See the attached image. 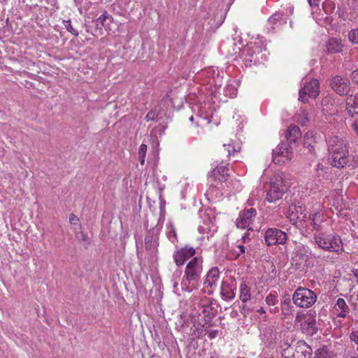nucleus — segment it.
Listing matches in <instances>:
<instances>
[{
  "label": "nucleus",
  "instance_id": "nucleus-11",
  "mask_svg": "<svg viewBox=\"0 0 358 358\" xmlns=\"http://www.w3.org/2000/svg\"><path fill=\"white\" fill-rule=\"evenodd\" d=\"M292 157L290 146L281 143L273 150V162L278 165L289 162Z\"/></svg>",
  "mask_w": 358,
  "mask_h": 358
},
{
  "label": "nucleus",
  "instance_id": "nucleus-1",
  "mask_svg": "<svg viewBox=\"0 0 358 358\" xmlns=\"http://www.w3.org/2000/svg\"><path fill=\"white\" fill-rule=\"evenodd\" d=\"M329 161L331 166L342 169L349 162V151L345 141L338 136H329L327 141Z\"/></svg>",
  "mask_w": 358,
  "mask_h": 358
},
{
  "label": "nucleus",
  "instance_id": "nucleus-41",
  "mask_svg": "<svg viewBox=\"0 0 358 358\" xmlns=\"http://www.w3.org/2000/svg\"><path fill=\"white\" fill-rule=\"evenodd\" d=\"M250 250L251 249L250 247H248L247 245H244L242 243H240L238 242V244L234 248V251L236 255V257H238L245 253L249 252L250 251Z\"/></svg>",
  "mask_w": 358,
  "mask_h": 358
},
{
  "label": "nucleus",
  "instance_id": "nucleus-12",
  "mask_svg": "<svg viewBox=\"0 0 358 358\" xmlns=\"http://www.w3.org/2000/svg\"><path fill=\"white\" fill-rule=\"evenodd\" d=\"M202 271V260L200 257H194L187 264L185 276L187 280H197Z\"/></svg>",
  "mask_w": 358,
  "mask_h": 358
},
{
  "label": "nucleus",
  "instance_id": "nucleus-61",
  "mask_svg": "<svg viewBox=\"0 0 358 358\" xmlns=\"http://www.w3.org/2000/svg\"><path fill=\"white\" fill-rule=\"evenodd\" d=\"M74 1L77 6H80L82 3V0H74Z\"/></svg>",
  "mask_w": 358,
  "mask_h": 358
},
{
  "label": "nucleus",
  "instance_id": "nucleus-59",
  "mask_svg": "<svg viewBox=\"0 0 358 358\" xmlns=\"http://www.w3.org/2000/svg\"><path fill=\"white\" fill-rule=\"evenodd\" d=\"M324 168V166L319 163L317 165L316 170H317V172H319L320 171H322Z\"/></svg>",
  "mask_w": 358,
  "mask_h": 358
},
{
  "label": "nucleus",
  "instance_id": "nucleus-31",
  "mask_svg": "<svg viewBox=\"0 0 358 358\" xmlns=\"http://www.w3.org/2000/svg\"><path fill=\"white\" fill-rule=\"evenodd\" d=\"M212 173L216 179L222 182L229 175V169L224 164H220L213 170Z\"/></svg>",
  "mask_w": 358,
  "mask_h": 358
},
{
  "label": "nucleus",
  "instance_id": "nucleus-23",
  "mask_svg": "<svg viewBox=\"0 0 358 358\" xmlns=\"http://www.w3.org/2000/svg\"><path fill=\"white\" fill-rule=\"evenodd\" d=\"M235 287L234 283L223 280L220 287V295L224 300H232L235 297Z\"/></svg>",
  "mask_w": 358,
  "mask_h": 358
},
{
  "label": "nucleus",
  "instance_id": "nucleus-15",
  "mask_svg": "<svg viewBox=\"0 0 358 358\" xmlns=\"http://www.w3.org/2000/svg\"><path fill=\"white\" fill-rule=\"evenodd\" d=\"M265 241L268 245L284 244L287 240V235L282 231L275 229H268L264 234Z\"/></svg>",
  "mask_w": 358,
  "mask_h": 358
},
{
  "label": "nucleus",
  "instance_id": "nucleus-5",
  "mask_svg": "<svg viewBox=\"0 0 358 358\" xmlns=\"http://www.w3.org/2000/svg\"><path fill=\"white\" fill-rule=\"evenodd\" d=\"M287 185L282 174H275L271 178L266 189L265 200L268 203H275L282 198L287 190Z\"/></svg>",
  "mask_w": 358,
  "mask_h": 358
},
{
  "label": "nucleus",
  "instance_id": "nucleus-57",
  "mask_svg": "<svg viewBox=\"0 0 358 358\" xmlns=\"http://www.w3.org/2000/svg\"><path fill=\"white\" fill-rule=\"evenodd\" d=\"M76 221H78V218L76 217V215H71L70 216V222H71V224H75V222H76Z\"/></svg>",
  "mask_w": 358,
  "mask_h": 358
},
{
  "label": "nucleus",
  "instance_id": "nucleus-18",
  "mask_svg": "<svg viewBox=\"0 0 358 358\" xmlns=\"http://www.w3.org/2000/svg\"><path fill=\"white\" fill-rule=\"evenodd\" d=\"M331 88L341 96L347 95L350 92V81L340 76H334L330 83Z\"/></svg>",
  "mask_w": 358,
  "mask_h": 358
},
{
  "label": "nucleus",
  "instance_id": "nucleus-56",
  "mask_svg": "<svg viewBox=\"0 0 358 358\" xmlns=\"http://www.w3.org/2000/svg\"><path fill=\"white\" fill-rule=\"evenodd\" d=\"M353 130L356 132V134L358 136V121L355 122L352 125Z\"/></svg>",
  "mask_w": 358,
  "mask_h": 358
},
{
  "label": "nucleus",
  "instance_id": "nucleus-25",
  "mask_svg": "<svg viewBox=\"0 0 358 358\" xmlns=\"http://www.w3.org/2000/svg\"><path fill=\"white\" fill-rule=\"evenodd\" d=\"M239 86V80L233 79L229 80L225 87L222 89L224 95L229 98H234L237 94L238 87Z\"/></svg>",
  "mask_w": 358,
  "mask_h": 358
},
{
  "label": "nucleus",
  "instance_id": "nucleus-34",
  "mask_svg": "<svg viewBox=\"0 0 358 358\" xmlns=\"http://www.w3.org/2000/svg\"><path fill=\"white\" fill-rule=\"evenodd\" d=\"M315 141V134L313 131H308L304 136L303 145L305 147L308 148L310 152H312Z\"/></svg>",
  "mask_w": 358,
  "mask_h": 358
},
{
  "label": "nucleus",
  "instance_id": "nucleus-3",
  "mask_svg": "<svg viewBox=\"0 0 358 358\" xmlns=\"http://www.w3.org/2000/svg\"><path fill=\"white\" fill-rule=\"evenodd\" d=\"M263 37H258L250 42L243 50L241 57L246 66L263 63L267 60L268 53Z\"/></svg>",
  "mask_w": 358,
  "mask_h": 358
},
{
  "label": "nucleus",
  "instance_id": "nucleus-64",
  "mask_svg": "<svg viewBox=\"0 0 358 358\" xmlns=\"http://www.w3.org/2000/svg\"><path fill=\"white\" fill-rule=\"evenodd\" d=\"M353 358H358V357H353Z\"/></svg>",
  "mask_w": 358,
  "mask_h": 358
},
{
  "label": "nucleus",
  "instance_id": "nucleus-60",
  "mask_svg": "<svg viewBox=\"0 0 358 358\" xmlns=\"http://www.w3.org/2000/svg\"><path fill=\"white\" fill-rule=\"evenodd\" d=\"M352 273H353V275H355V277L357 278V282H358V269H354L352 271Z\"/></svg>",
  "mask_w": 358,
  "mask_h": 358
},
{
  "label": "nucleus",
  "instance_id": "nucleus-53",
  "mask_svg": "<svg viewBox=\"0 0 358 358\" xmlns=\"http://www.w3.org/2000/svg\"><path fill=\"white\" fill-rule=\"evenodd\" d=\"M351 78L355 83L358 85V69L352 71L351 74Z\"/></svg>",
  "mask_w": 358,
  "mask_h": 358
},
{
  "label": "nucleus",
  "instance_id": "nucleus-43",
  "mask_svg": "<svg viewBox=\"0 0 358 358\" xmlns=\"http://www.w3.org/2000/svg\"><path fill=\"white\" fill-rule=\"evenodd\" d=\"M229 188L231 189V191L234 194L240 192L242 189V185L241 183V181L237 179L232 180L229 183Z\"/></svg>",
  "mask_w": 358,
  "mask_h": 358
},
{
  "label": "nucleus",
  "instance_id": "nucleus-38",
  "mask_svg": "<svg viewBox=\"0 0 358 358\" xmlns=\"http://www.w3.org/2000/svg\"><path fill=\"white\" fill-rule=\"evenodd\" d=\"M268 23L272 25V29H275V27L280 25L282 21L285 23L286 22L282 20V15L280 13H275L268 19Z\"/></svg>",
  "mask_w": 358,
  "mask_h": 358
},
{
  "label": "nucleus",
  "instance_id": "nucleus-30",
  "mask_svg": "<svg viewBox=\"0 0 358 358\" xmlns=\"http://www.w3.org/2000/svg\"><path fill=\"white\" fill-rule=\"evenodd\" d=\"M337 311L336 315L338 317H345L349 313V308L345 301L342 298H338L335 306Z\"/></svg>",
  "mask_w": 358,
  "mask_h": 358
},
{
  "label": "nucleus",
  "instance_id": "nucleus-2",
  "mask_svg": "<svg viewBox=\"0 0 358 358\" xmlns=\"http://www.w3.org/2000/svg\"><path fill=\"white\" fill-rule=\"evenodd\" d=\"M201 85H206V89L213 97L220 98L222 85L223 83V72L215 67H208L202 70L196 75Z\"/></svg>",
  "mask_w": 358,
  "mask_h": 358
},
{
  "label": "nucleus",
  "instance_id": "nucleus-7",
  "mask_svg": "<svg viewBox=\"0 0 358 358\" xmlns=\"http://www.w3.org/2000/svg\"><path fill=\"white\" fill-rule=\"evenodd\" d=\"M294 303L300 308L311 307L317 300V295L310 289L299 287L292 295Z\"/></svg>",
  "mask_w": 358,
  "mask_h": 358
},
{
  "label": "nucleus",
  "instance_id": "nucleus-62",
  "mask_svg": "<svg viewBox=\"0 0 358 358\" xmlns=\"http://www.w3.org/2000/svg\"><path fill=\"white\" fill-rule=\"evenodd\" d=\"M194 118H196V115H192L190 117H189V121L190 122H193Z\"/></svg>",
  "mask_w": 358,
  "mask_h": 358
},
{
  "label": "nucleus",
  "instance_id": "nucleus-21",
  "mask_svg": "<svg viewBox=\"0 0 358 358\" xmlns=\"http://www.w3.org/2000/svg\"><path fill=\"white\" fill-rule=\"evenodd\" d=\"M196 253L193 248L184 247L176 252L174 255V259L178 266H181L189 259L193 257Z\"/></svg>",
  "mask_w": 358,
  "mask_h": 358
},
{
  "label": "nucleus",
  "instance_id": "nucleus-8",
  "mask_svg": "<svg viewBox=\"0 0 358 358\" xmlns=\"http://www.w3.org/2000/svg\"><path fill=\"white\" fill-rule=\"evenodd\" d=\"M192 110L196 115L197 126H203L211 122L213 109L209 103H196L192 107Z\"/></svg>",
  "mask_w": 358,
  "mask_h": 358
},
{
  "label": "nucleus",
  "instance_id": "nucleus-24",
  "mask_svg": "<svg viewBox=\"0 0 358 358\" xmlns=\"http://www.w3.org/2000/svg\"><path fill=\"white\" fill-rule=\"evenodd\" d=\"M327 199L328 204L334 206L336 210L339 212L343 208V199L338 191L334 190L331 192Z\"/></svg>",
  "mask_w": 358,
  "mask_h": 358
},
{
  "label": "nucleus",
  "instance_id": "nucleus-36",
  "mask_svg": "<svg viewBox=\"0 0 358 358\" xmlns=\"http://www.w3.org/2000/svg\"><path fill=\"white\" fill-rule=\"evenodd\" d=\"M113 20V17L108 13L107 11H104L96 20L94 21L97 29H101V27L106 26L107 22H112Z\"/></svg>",
  "mask_w": 358,
  "mask_h": 358
},
{
  "label": "nucleus",
  "instance_id": "nucleus-55",
  "mask_svg": "<svg viewBox=\"0 0 358 358\" xmlns=\"http://www.w3.org/2000/svg\"><path fill=\"white\" fill-rule=\"evenodd\" d=\"M217 334H218L217 330H213V331L209 332L208 337L210 339H213L217 336Z\"/></svg>",
  "mask_w": 358,
  "mask_h": 358
},
{
  "label": "nucleus",
  "instance_id": "nucleus-17",
  "mask_svg": "<svg viewBox=\"0 0 358 358\" xmlns=\"http://www.w3.org/2000/svg\"><path fill=\"white\" fill-rule=\"evenodd\" d=\"M220 279V272L217 268H211L207 273L203 282V292L207 294H212L217 286Z\"/></svg>",
  "mask_w": 358,
  "mask_h": 358
},
{
  "label": "nucleus",
  "instance_id": "nucleus-28",
  "mask_svg": "<svg viewBox=\"0 0 358 358\" xmlns=\"http://www.w3.org/2000/svg\"><path fill=\"white\" fill-rule=\"evenodd\" d=\"M346 110L350 116L358 115V95L350 96L346 99Z\"/></svg>",
  "mask_w": 358,
  "mask_h": 358
},
{
  "label": "nucleus",
  "instance_id": "nucleus-20",
  "mask_svg": "<svg viewBox=\"0 0 358 358\" xmlns=\"http://www.w3.org/2000/svg\"><path fill=\"white\" fill-rule=\"evenodd\" d=\"M158 238L152 236L147 235L145 238V249L148 258L153 261L157 253Z\"/></svg>",
  "mask_w": 358,
  "mask_h": 358
},
{
  "label": "nucleus",
  "instance_id": "nucleus-14",
  "mask_svg": "<svg viewBox=\"0 0 358 358\" xmlns=\"http://www.w3.org/2000/svg\"><path fill=\"white\" fill-rule=\"evenodd\" d=\"M309 218L311 220L310 224L315 230L319 231L322 229V224L325 218L323 207L320 203H316L313 206L310 211Z\"/></svg>",
  "mask_w": 358,
  "mask_h": 358
},
{
  "label": "nucleus",
  "instance_id": "nucleus-54",
  "mask_svg": "<svg viewBox=\"0 0 358 358\" xmlns=\"http://www.w3.org/2000/svg\"><path fill=\"white\" fill-rule=\"evenodd\" d=\"M257 313L259 314V316L262 315V318L265 320L266 318V312L263 308H260L257 310Z\"/></svg>",
  "mask_w": 358,
  "mask_h": 358
},
{
  "label": "nucleus",
  "instance_id": "nucleus-50",
  "mask_svg": "<svg viewBox=\"0 0 358 358\" xmlns=\"http://www.w3.org/2000/svg\"><path fill=\"white\" fill-rule=\"evenodd\" d=\"M349 40L354 43H358V29H354L349 32Z\"/></svg>",
  "mask_w": 358,
  "mask_h": 358
},
{
  "label": "nucleus",
  "instance_id": "nucleus-46",
  "mask_svg": "<svg viewBox=\"0 0 358 358\" xmlns=\"http://www.w3.org/2000/svg\"><path fill=\"white\" fill-rule=\"evenodd\" d=\"M297 120L302 124L306 125L309 122L308 117V113L305 110H301L300 113L298 115Z\"/></svg>",
  "mask_w": 358,
  "mask_h": 358
},
{
  "label": "nucleus",
  "instance_id": "nucleus-44",
  "mask_svg": "<svg viewBox=\"0 0 358 358\" xmlns=\"http://www.w3.org/2000/svg\"><path fill=\"white\" fill-rule=\"evenodd\" d=\"M268 306H274L278 303V295L275 292H272L268 294L265 299Z\"/></svg>",
  "mask_w": 358,
  "mask_h": 358
},
{
  "label": "nucleus",
  "instance_id": "nucleus-19",
  "mask_svg": "<svg viewBox=\"0 0 358 358\" xmlns=\"http://www.w3.org/2000/svg\"><path fill=\"white\" fill-rule=\"evenodd\" d=\"M304 209L301 206H290L286 212V216L292 224H296L299 221H304L306 215L303 213Z\"/></svg>",
  "mask_w": 358,
  "mask_h": 358
},
{
  "label": "nucleus",
  "instance_id": "nucleus-9",
  "mask_svg": "<svg viewBox=\"0 0 358 358\" xmlns=\"http://www.w3.org/2000/svg\"><path fill=\"white\" fill-rule=\"evenodd\" d=\"M320 94V83L317 79L305 81L303 87L299 90V100L306 103L310 99H315Z\"/></svg>",
  "mask_w": 358,
  "mask_h": 358
},
{
  "label": "nucleus",
  "instance_id": "nucleus-13",
  "mask_svg": "<svg viewBox=\"0 0 358 358\" xmlns=\"http://www.w3.org/2000/svg\"><path fill=\"white\" fill-rule=\"evenodd\" d=\"M335 9L334 3L331 1H325L322 3L323 13L313 12V15L317 24L326 26L330 22V15Z\"/></svg>",
  "mask_w": 358,
  "mask_h": 358
},
{
  "label": "nucleus",
  "instance_id": "nucleus-32",
  "mask_svg": "<svg viewBox=\"0 0 358 358\" xmlns=\"http://www.w3.org/2000/svg\"><path fill=\"white\" fill-rule=\"evenodd\" d=\"M327 51L330 53H338L342 51L341 41L336 38H330L327 45Z\"/></svg>",
  "mask_w": 358,
  "mask_h": 358
},
{
  "label": "nucleus",
  "instance_id": "nucleus-27",
  "mask_svg": "<svg viewBox=\"0 0 358 358\" xmlns=\"http://www.w3.org/2000/svg\"><path fill=\"white\" fill-rule=\"evenodd\" d=\"M166 116V112L164 108H162V104L159 106L156 107L154 110L148 112L147 115L145 116V120L148 121L156 120L157 121H159L162 120Z\"/></svg>",
  "mask_w": 358,
  "mask_h": 358
},
{
  "label": "nucleus",
  "instance_id": "nucleus-40",
  "mask_svg": "<svg viewBox=\"0 0 358 358\" xmlns=\"http://www.w3.org/2000/svg\"><path fill=\"white\" fill-rule=\"evenodd\" d=\"M329 104L331 105V106H333V104L331 103V100L329 97H325L322 101V111L328 115H332L334 113V110L333 108H331L329 107Z\"/></svg>",
  "mask_w": 358,
  "mask_h": 358
},
{
  "label": "nucleus",
  "instance_id": "nucleus-35",
  "mask_svg": "<svg viewBox=\"0 0 358 358\" xmlns=\"http://www.w3.org/2000/svg\"><path fill=\"white\" fill-rule=\"evenodd\" d=\"M224 147L227 151L228 155H231L241 150V142L239 141H231L227 144L224 143Z\"/></svg>",
  "mask_w": 358,
  "mask_h": 358
},
{
  "label": "nucleus",
  "instance_id": "nucleus-42",
  "mask_svg": "<svg viewBox=\"0 0 358 358\" xmlns=\"http://www.w3.org/2000/svg\"><path fill=\"white\" fill-rule=\"evenodd\" d=\"M195 281L196 280H187L186 278H183L180 283L181 289L183 291L191 292L194 288V283L192 284L191 282Z\"/></svg>",
  "mask_w": 358,
  "mask_h": 358
},
{
  "label": "nucleus",
  "instance_id": "nucleus-39",
  "mask_svg": "<svg viewBox=\"0 0 358 358\" xmlns=\"http://www.w3.org/2000/svg\"><path fill=\"white\" fill-rule=\"evenodd\" d=\"M166 234L171 242L174 243L177 239L176 231L171 222H169L166 229Z\"/></svg>",
  "mask_w": 358,
  "mask_h": 358
},
{
  "label": "nucleus",
  "instance_id": "nucleus-52",
  "mask_svg": "<svg viewBox=\"0 0 358 358\" xmlns=\"http://www.w3.org/2000/svg\"><path fill=\"white\" fill-rule=\"evenodd\" d=\"M308 1L309 3L310 6L312 8V13L316 12L315 10H317L318 8L320 1L319 0H308Z\"/></svg>",
  "mask_w": 358,
  "mask_h": 358
},
{
  "label": "nucleus",
  "instance_id": "nucleus-26",
  "mask_svg": "<svg viewBox=\"0 0 358 358\" xmlns=\"http://www.w3.org/2000/svg\"><path fill=\"white\" fill-rule=\"evenodd\" d=\"M206 195L208 201L216 202L222 198L223 193L220 187H217L216 185H213L208 187Z\"/></svg>",
  "mask_w": 358,
  "mask_h": 358
},
{
  "label": "nucleus",
  "instance_id": "nucleus-10",
  "mask_svg": "<svg viewBox=\"0 0 358 358\" xmlns=\"http://www.w3.org/2000/svg\"><path fill=\"white\" fill-rule=\"evenodd\" d=\"M295 322L300 323L302 332L307 336H313L317 331L316 319L312 314H297Z\"/></svg>",
  "mask_w": 358,
  "mask_h": 358
},
{
  "label": "nucleus",
  "instance_id": "nucleus-4",
  "mask_svg": "<svg viewBox=\"0 0 358 358\" xmlns=\"http://www.w3.org/2000/svg\"><path fill=\"white\" fill-rule=\"evenodd\" d=\"M314 242L320 248L329 252L341 254L343 251L342 241L335 234L317 231L314 234Z\"/></svg>",
  "mask_w": 358,
  "mask_h": 358
},
{
  "label": "nucleus",
  "instance_id": "nucleus-63",
  "mask_svg": "<svg viewBox=\"0 0 358 358\" xmlns=\"http://www.w3.org/2000/svg\"><path fill=\"white\" fill-rule=\"evenodd\" d=\"M201 16H202V17H203V18H205V19H206V18H208L205 15H201Z\"/></svg>",
  "mask_w": 358,
  "mask_h": 358
},
{
  "label": "nucleus",
  "instance_id": "nucleus-58",
  "mask_svg": "<svg viewBox=\"0 0 358 358\" xmlns=\"http://www.w3.org/2000/svg\"><path fill=\"white\" fill-rule=\"evenodd\" d=\"M249 240V237L248 234H245L242 236V241L243 243L246 244L248 241Z\"/></svg>",
  "mask_w": 358,
  "mask_h": 358
},
{
  "label": "nucleus",
  "instance_id": "nucleus-37",
  "mask_svg": "<svg viewBox=\"0 0 358 358\" xmlns=\"http://www.w3.org/2000/svg\"><path fill=\"white\" fill-rule=\"evenodd\" d=\"M310 252L308 249L304 245H299L296 248L293 258H298L301 260H306Z\"/></svg>",
  "mask_w": 358,
  "mask_h": 358
},
{
  "label": "nucleus",
  "instance_id": "nucleus-48",
  "mask_svg": "<svg viewBox=\"0 0 358 358\" xmlns=\"http://www.w3.org/2000/svg\"><path fill=\"white\" fill-rule=\"evenodd\" d=\"M180 275H181V271H180V270L176 271L173 273L172 281H173V284L175 293H177V291H178L177 286L178 285V280L180 279Z\"/></svg>",
  "mask_w": 358,
  "mask_h": 358
},
{
  "label": "nucleus",
  "instance_id": "nucleus-22",
  "mask_svg": "<svg viewBox=\"0 0 358 358\" xmlns=\"http://www.w3.org/2000/svg\"><path fill=\"white\" fill-rule=\"evenodd\" d=\"M252 285L246 282L242 281L238 287L239 299L242 303H247L252 299Z\"/></svg>",
  "mask_w": 358,
  "mask_h": 358
},
{
  "label": "nucleus",
  "instance_id": "nucleus-51",
  "mask_svg": "<svg viewBox=\"0 0 358 358\" xmlns=\"http://www.w3.org/2000/svg\"><path fill=\"white\" fill-rule=\"evenodd\" d=\"M350 338L356 345V349L358 351V330H353L350 335Z\"/></svg>",
  "mask_w": 358,
  "mask_h": 358
},
{
  "label": "nucleus",
  "instance_id": "nucleus-49",
  "mask_svg": "<svg viewBox=\"0 0 358 358\" xmlns=\"http://www.w3.org/2000/svg\"><path fill=\"white\" fill-rule=\"evenodd\" d=\"M64 24L66 27V29H67V31L69 32H70L72 35L75 36H78V34H79V32L78 30L75 29L72 24H71V22L70 20H66V21H64Z\"/></svg>",
  "mask_w": 358,
  "mask_h": 358
},
{
  "label": "nucleus",
  "instance_id": "nucleus-45",
  "mask_svg": "<svg viewBox=\"0 0 358 358\" xmlns=\"http://www.w3.org/2000/svg\"><path fill=\"white\" fill-rule=\"evenodd\" d=\"M146 152L147 145L144 143H142L138 149V158L142 165L145 163Z\"/></svg>",
  "mask_w": 358,
  "mask_h": 358
},
{
  "label": "nucleus",
  "instance_id": "nucleus-16",
  "mask_svg": "<svg viewBox=\"0 0 358 358\" xmlns=\"http://www.w3.org/2000/svg\"><path fill=\"white\" fill-rule=\"evenodd\" d=\"M256 215L257 211L253 208L241 211L236 222L237 227L241 229L250 228Z\"/></svg>",
  "mask_w": 358,
  "mask_h": 358
},
{
  "label": "nucleus",
  "instance_id": "nucleus-33",
  "mask_svg": "<svg viewBox=\"0 0 358 358\" xmlns=\"http://www.w3.org/2000/svg\"><path fill=\"white\" fill-rule=\"evenodd\" d=\"M337 355L329 350L327 346L317 349L315 352V358H336Z\"/></svg>",
  "mask_w": 358,
  "mask_h": 358
},
{
  "label": "nucleus",
  "instance_id": "nucleus-6",
  "mask_svg": "<svg viewBox=\"0 0 358 358\" xmlns=\"http://www.w3.org/2000/svg\"><path fill=\"white\" fill-rule=\"evenodd\" d=\"M311 348L303 341L288 345L282 351L283 358H310Z\"/></svg>",
  "mask_w": 358,
  "mask_h": 358
},
{
  "label": "nucleus",
  "instance_id": "nucleus-47",
  "mask_svg": "<svg viewBox=\"0 0 358 358\" xmlns=\"http://www.w3.org/2000/svg\"><path fill=\"white\" fill-rule=\"evenodd\" d=\"M210 224V221L209 220L208 222H204L203 225H199L198 227L199 232L201 234L206 233L208 234V238L209 237L208 234L211 231V229L209 226Z\"/></svg>",
  "mask_w": 358,
  "mask_h": 358
},
{
  "label": "nucleus",
  "instance_id": "nucleus-29",
  "mask_svg": "<svg viewBox=\"0 0 358 358\" xmlns=\"http://www.w3.org/2000/svg\"><path fill=\"white\" fill-rule=\"evenodd\" d=\"M301 136V133L298 126L290 125L287 128L285 137L289 143H295Z\"/></svg>",
  "mask_w": 358,
  "mask_h": 358
}]
</instances>
